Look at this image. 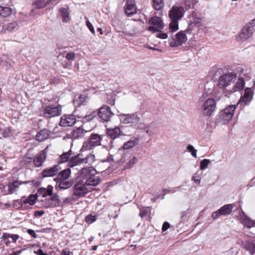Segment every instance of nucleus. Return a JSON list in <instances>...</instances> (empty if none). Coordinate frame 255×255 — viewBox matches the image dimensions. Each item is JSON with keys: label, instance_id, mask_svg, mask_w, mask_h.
I'll list each match as a JSON object with an SVG mask.
<instances>
[{"label": "nucleus", "instance_id": "1", "mask_svg": "<svg viewBox=\"0 0 255 255\" xmlns=\"http://www.w3.org/2000/svg\"><path fill=\"white\" fill-rule=\"evenodd\" d=\"M96 172L92 166L83 168L79 172L78 180L83 181L87 185L95 186L101 182L100 178L95 176Z\"/></svg>", "mask_w": 255, "mask_h": 255}, {"label": "nucleus", "instance_id": "2", "mask_svg": "<svg viewBox=\"0 0 255 255\" xmlns=\"http://www.w3.org/2000/svg\"><path fill=\"white\" fill-rule=\"evenodd\" d=\"M95 161V155L94 153H91L85 157H83L81 153H79L71 157L68 162V166L73 167L77 165L86 164L92 165Z\"/></svg>", "mask_w": 255, "mask_h": 255}, {"label": "nucleus", "instance_id": "3", "mask_svg": "<svg viewBox=\"0 0 255 255\" xmlns=\"http://www.w3.org/2000/svg\"><path fill=\"white\" fill-rule=\"evenodd\" d=\"M199 104L201 106V111L203 115L207 117L211 116L216 108V103L212 98H208L202 101L199 100Z\"/></svg>", "mask_w": 255, "mask_h": 255}, {"label": "nucleus", "instance_id": "4", "mask_svg": "<svg viewBox=\"0 0 255 255\" xmlns=\"http://www.w3.org/2000/svg\"><path fill=\"white\" fill-rule=\"evenodd\" d=\"M255 31V24L253 21L247 23L236 35V39L240 42H243L250 38Z\"/></svg>", "mask_w": 255, "mask_h": 255}, {"label": "nucleus", "instance_id": "5", "mask_svg": "<svg viewBox=\"0 0 255 255\" xmlns=\"http://www.w3.org/2000/svg\"><path fill=\"white\" fill-rule=\"evenodd\" d=\"M119 118L121 123L129 126H136L140 121V114L134 113L132 114H120Z\"/></svg>", "mask_w": 255, "mask_h": 255}, {"label": "nucleus", "instance_id": "6", "mask_svg": "<svg viewBox=\"0 0 255 255\" xmlns=\"http://www.w3.org/2000/svg\"><path fill=\"white\" fill-rule=\"evenodd\" d=\"M95 190L90 185H87L83 181H80L78 180L76 183L73 187V194L74 195L78 197H82L92 190Z\"/></svg>", "mask_w": 255, "mask_h": 255}, {"label": "nucleus", "instance_id": "7", "mask_svg": "<svg viewBox=\"0 0 255 255\" xmlns=\"http://www.w3.org/2000/svg\"><path fill=\"white\" fill-rule=\"evenodd\" d=\"M102 136L97 133H92L88 140L84 142L81 148V151L91 150L95 146L100 145L102 140Z\"/></svg>", "mask_w": 255, "mask_h": 255}, {"label": "nucleus", "instance_id": "8", "mask_svg": "<svg viewBox=\"0 0 255 255\" xmlns=\"http://www.w3.org/2000/svg\"><path fill=\"white\" fill-rule=\"evenodd\" d=\"M237 108V105H229L222 111L219 115L220 120L223 124H226L230 121L234 116V112Z\"/></svg>", "mask_w": 255, "mask_h": 255}, {"label": "nucleus", "instance_id": "9", "mask_svg": "<svg viewBox=\"0 0 255 255\" xmlns=\"http://www.w3.org/2000/svg\"><path fill=\"white\" fill-rule=\"evenodd\" d=\"M221 93L222 90L217 85L215 86L213 83H207L205 86L202 95L200 97V101H202L205 99L210 98V96L217 97Z\"/></svg>", "mask_w": 255, "mask_h": 255}, {"label": "nucleus", "instance_id": "10", "mask_svg": "<svg viewBox=\"0 0 255 255\" xmlns=\"http://www.w3.org/2000/svg\"><path fill=\"white\" fill-rule=\"evenodd\" d=\"M237 74L234 73H229L221 76L219 79L217 86L223 92L224 89L230 85L236 79Z\"/></svg>", "mask_w": 255, "mask_h": 255}, {"label": "nucleus", "instance_id": "11", "mask_svg": "<svg viewBox=\"0 0 255 255\" xmlns=\"http://www.w3.org/2000/svg\"><path fill=\"white\" fill-rule=\"evenodd\" d=\"M62 108L60 105L46 106L43 109V116L45 118H51L60 116L61 114Z\"/></svg>", "mask_w": 255, "mask_h": 255}, {"label": "nucleus", "instance_id": "12", "mask_svg": "<svg viewBox=\"0 0 255 255\" xmlns=\"http://www.w3.org/2000/svg\"><path fill=\"white\" fill-rule=\"evenodd\" d=\"M149 24L150 25L148 27V30L152 32L160 31L164 27V23L162 19L157 16L151 17L149 20Z\"/></svg>", "mask_w": 255, "mask_h": 255}, {"label": "nucleus", "instance_id": "13", "mask_svg": "<svg viewBox=\"0 0 255 255\" xmlns=\"http://www.w3.org/2000/svg\"><path fill=\"white\" fill-rule=\"evenodd\" d=\"M254 92L251 88H247L245 90L243 96H242L239 101L236 105L249 106L253 99Z\"/></svg>", "mask_w": 255, "mask_h": 255}, {"label": "nucleus", "instance_id": "14", "mask_svg": "<svg viewBox=\"0 0 255 255\" xmlns=\"http://www.w3.org/2000/svg\"><path fill=\"white\" fill-rule=\"evenodd\" d=\"M98 115L102 120L108 122L110 121L113 114L109 107L104 106L99 109Z\"/></svg>", "mask_w": 255, "mask_h": 255}, {"label": "nucleus", "instance_id": "15", "mask_svg": "<svg viewBox=\"0 0 255 255\" xmlns=\"http://www.w3.org/2000/svg\"><path fill=\"white\" fill-rule=\"evenodd\" d=\"M61 168L59 165H55L52 167L44 169L41 172V175L43 178L53 177L57 175L58 173L60 170Z\"/></svg>", "mask_w": 255, "mask_h": 255}, {"label": "nucleus", "instance_id": "16", "mask_svg": "<svg viewBox=\"0 0 255 255\" xmlns=\"http://www.w3.org/2000/svg\"><path fill=\"white\" fill-rule=\"evenodd\" d=\"M75 122L76 119L73 115H64L61 118L59 125L61 127L72 126Z\"/></svg>", "mask_w": 255, "mask_h": 255}, {"label": "nucleus", "instance_id": "17", "mask_svg": "<svg viewBox=\"0 0 255 255\" xmlns=\"http://www.w3.org/2000/svg\"><path fill=\"white\" fill-rule=\"evenodd\" d=\"M125 11L127 15L131 16L136 12V7L134 0H127L125 6Z\"/></svg>", "mask_w": 255, "mask_h": 255}, {"label": "nucleus", "instance_id": "18", "mask_svg": "<svg viewBox=\"0 0 255 255\" xmlns=\"http://www.w3.org/2000/svg\"><path fill=\"white\" fill-rule=\"evenodd\" d=\"M138 143V139L135 137H131L129 140L126 142L121 148L119 149L116 156H117L119 155H122L123 151H124V149H129L133 147H134L135 145H136Z\"/></svg>", "mask_w": 255, "mask_h": 255}, {"label": "nucleus", "instance_id": "19", "mask_svg": "<svg viewBox=\"0 0 255 255\" xmlns=\"http://www.w3.org/2000/svg\"><path fill=\"white\" fill-rule=\"evenodd\" d=\"M46 151L45 150H42L36 155L33 160V162L36 167H41L42 166L46 158Z\"/></svg>", "mask_w": 255, "mask_h": 255}, {"label": "nucleus", "instance_id": "20", "mask_svg": "<svg viewBox=\"0 0 255 255\" xmlns=\"http://www.w3.org/2000/svg\"><path fill=\"white\" fill-rule=\"evenodd\" d=\"M240 216L242 223L246 226L247 228L250 229L255 227V221L251 220L244 212H242Z\"/></svg>", "mask_w": 255, "mask_h": 255}, {"label": "nucleus", "instance_id": "21", "mask_svg": "<svg viewBox=\"0 0 255 255\" xmlns=\"http://www.w3.org/2000/svg\"><path fill=\"white\" fill-rule=\"evenodd\" d=\"M169 16L171 21L169 25V29L171 32H173L175 31V5H173L170 10Z\"/></svg>", "mask_w": 255, "mask_h": 255}, {"label": "nucleus", "instance_id": "22", "mask_svg": "<svg viewBox=\"0 0 255 255\" xmlns=\"http://www.w3.org/2000/svg\"><path fill=\"white\" fill-rule=\"evenodd\" d=\"M71 174V170L70 169H66L61 172L58 173L54 181L62 180L68 179Z\"/></svg>", "mask_w": 255, "mask_h": 255}, {"label": "nucleus", "instance_id": "23", "mask_svg": "<svg viewBox=\"0 0 255 255\" xmlns=\"http://www.w3.org/2000/svg\"><path fill=\"white\" fill-rule=\"evenodd\" d=\"M245 85V82L243 78H238L237 81L235 83V85L233 86L231 92L234 93L238 91H241L244 88Z\"/></svg>", "mask_w": 255, "mask_h": 255}, {"label": "nucleus", "instance_id": "24", "mask_svg": "<svg viewBox=\"0 0 255 255\" xmlns=\"http://www.w3.org/2000/svg\"><path fill=\"white\" fill-rule=\"evenodd\" d=\"M47 202L48 203L45 205L46 208L58 206L60 203L59 197L57 194H54Z\"/></svg>", "mask_w": 255, "mask_h": 255}, {"label": "nucleus", "instance_id": "25", "mask_svg": "<svg viewBox=\"0 0 255 255\" xmlns=\"http://www.w3.org/2000/svg\"><path fill=\"white\" fill-rule=\"evenodd\" d=\"M50 135V131L47 129H43L39 131L36 136V139L39 141H43L47 139Z\"/></svg>", "mask_w": 255, "mask_h": 255}, {"label": "nucleus", "instance_id": "26", "mask_svg": "<svg viewBox=\"0 0 255 255\" xmlns=\"http://www.w3.org/2000/svg\"><path fill=\"white\" fill-rule=\"evenodd\" d=\"M56 182L57 185L56 186V187H59L61 189H66L69 188L73 184V182L68 179L67 180H58L55 181Z\"/></svg>", "mask_w": 255, "mask_h": 255}, {"label": "nucleus", "instance_id": "27", "mask_svg": "<svg viewBox=\"0 0 255 255\" xmlns=\"http://www.w3.org/2000/svg\"><path fill=\"white\" fill-rule=\"evenodd\" d=\"M107 133L111 138L115 139L120 135L121 129L119 127H116L113 128H107Z\"/></svg>", "mask_w": 255, "mask_h": 255}, {"label": "nucleus", "instance_id": "28", "mask_svg": "<svg viewBox=\"0 0 255 255\" xmlns=\"http://www.w3.org/2000/svg\"><path fill=\"white\" fill-rule=\"evenodd\" d=\"M18 29V25L16 22H12L7 24H5L2 27V30L5 32H12L17 30Z\"/></svg>", "mask_w": 255, "mask_h": 255}, {"label": "nucleus", "instance_id": "29", "mask_svg": "<svg viewBox=\"0 0 255 255\" xmlns=\"http://www.w3.org/2000/svg\"><path fill=\"white\" fill-rule=\"evenodd\" d=\"M243 246L251 255L255 253V244L253 242L247 241L243 244Z\"/></svg>", "mask_w": 255, "mask_h": 255}, {"label": "nucleus", "instance_id": "30", "mask_svg": "<svg viewBox=\"0 0 255 255\" xmlns=\"http://www.w3.org/2000/svg\"><path fill=\"white\" fill-rule=\"evenodd\" d=\"M187 40L186 34L183 32H179L176 34V46L182 45Z\"/></svg>", "mask_w": 255, "mask_h": 255}, {"label": "nucleus", "instance_id": "31", "mask_svg": "<svg viewBox=\"0 0 255 255\" xmlns=\"http://www.w3.org/2000/svg\"><path fill=\"white\" fill-rule=\"evenodd\" d=\"M233 208V206L231 204H227L222 207L219 210L222 216H227L232 212Z\"/></svg>", "mask_w": 255, "mask_h": 255}, {"label": "nucleus", "instance_id": "32", "mask_svg": "<svg viewBox=\"0 0 255 255\" xmlns=\"http://www.w3.org/2000/svg\"><path fill=\"white\" fill-rule=\"evenodd\" d=\"M21 184L18 181H14L12 183H9L8 184V191L9 194H12L15 192L17 189L19 187V185Z\"/></svg>", "mask_w": 255, "mask_h": 255}, {"label": "nucleus", "instance_id": "33", "mask_svg": "<svg viewBox=\"0 0 255 255\" xmlns=\"http://www.w3.org/2000/svg\"><path fill=\"white\" fill-rule=\"evenodd\" d=\"M60 12L63 18V21L64 22H68L70 20L69 10L68 9V8H61L60 9Z\"/></svg>", "mask_w": 255, "mask_h": 255}, {"label": "nucleus", "instance_id": "34", "mask_svg": "<svg viewBox=\"0 0 255 255\" xmlns=\"http://www.w3.org/2000/svg\"><path fill=\"white\" fill-rule=\"evenodd\" d=\"M12 9L7 6L0 5V15L3 17H7L11 14Z\"/></svg>", "mask_w": 255, "mask_h": 255}, {"label": "nucleus", "instance_id": "35", "mask_svg": "<svg viewBox=\"0 0 255 255\" xmlns=\"http://www.w3.org/2000/svg\"><path fill=\"white\" fill-rule=\"evenodd\" d=\"M72 152L71 150H69L68 152H64L59 157L58 161L59 163H64L67 162L70 158V157L72 155Z\"/></svg>", "mask_w": 255, "mask_h": 255}, {"label": "nucleus", "instance_id": "36", "mask_svg": "<svg viewBox=\"0 0 255 255\" xmlns=\"http://www.w3.org/2000/svg\"><path fill=\"white\" fill-rule=\"evenodd\" d=\"M87 131L83 129L82 127L75 129L73 132V136L74 138H79L83 136L84 133H86Z\"/></svg>", "mask_w": 255, "mask_h": 255}, {"label": "nucleus", "instance_id": "37", "mask_svg": "<svg viewBox=\"0 0 255 255\" xmlns=\"http://www.w3.org/2000/svg\"><path fill=\"white\" fill-rule=\"evenodd\" d=\"M153 5L156 10L162 9L164 6V0H152Z\"/></svg>", "mask_w": 255, "mask_h": 255}, {"label": "nucleus", "instance_id": "38", "mask_svg": "<svg viewBox=\"0 0 255 255\" xmlns=\"http://www.w3.org/2000/svg\"><path fill=\"white\" fill-rule=\"evenodd\" d=\"M86 100V96L84 95H80L78 98H75L73 103L76 106H80Z\"/></svg>", "mask_w": 255, "mask_h": 255}, {"label": "nucleus", "instance_id": "39", "mask_svg": "<svg viewBox=\"0 0 255 255\" xmlns=\"http://www.w3.org/2000/svg\"><path fill=\"white\" fill-rule=\"evenodd\" d=\"M50 3V2L49 0H37L35 4L37 8H41L46 6Z\"/></svg>", "mask_w": 255, "mask_h": 255}, {"label": "nucleus", "instance_id": "40", "mask_svg": "<svg viewBox=\"0 0 255 255\" xmlns=\"http://www.w3.org/2000/svg\"><path fill=\"white\" fill-rule=\"evenodd\" d=\"M185 10L182 7H176V22L184 15Z\"/></svg>", "mask_w": 255, "mask_h": 255}, {"label": "nucleus", "instance_id": "41", "mask_svg": "<svg viewBox=\"0 0 255 255\" xmlns=\"http://www.w3.org/2000/svg\"><path fill=\"white\" fill-rule=\"evenodd\" d=\"M210 162V160L208 159H204L201 160L200 162V169L203 170L206 169Z\"/></svg>", "mask_w": 255, "mask_h": 255}, {"label": "nucleus", "instance_id": "42", "mask_svg": "<svg viewBox=\"0 0 255 255\" xmlns=\"http://www.w3.org/2000/svg\"><path fill=\"white\" fill-rule=\"evenodd\" d=\"M202 175V172H200V173H199L198 172H197L193 175V176L192 177V180L196 183L199 184L200 183Z\"/></svg>", "mask_w": 255, "mask_h": 255}, {"label": "nucleus", "instance_id": "43", "mask_svg": "<svg viewBox=\"0 0 255 255\" xmlns=\"http://www.w3.org/2000/svg\"><path fill=\"white\" fill-rule=\"evenodd\" d=\"M46 191L47 195L51 196L52 195L53 187L51 185H49L47 188H41L39 189V192Z\"/></svg>", "mask_w": 255, "mask_h": 255}, {"label": "nucleus", "instance_id": "44", "mask_svg": "<svg viewBox=\"0 0 255 255\" xmlns=\"http://www.w3.org/2000/svg\"><path fill=\"white\" fill-rule=\"evenodd\" d=\"M187 149L193 157L197 158V150L194 148L193 145H189L187 147Z\"/></svg>", "mask_w": 255, "mask_h": 255}, {"label": "nucleus", "instance_id": "45", "mask_svg": "<svg viewBox=\"0 0 255 255\" xmlns=\"http://www.w3.org/2000/svg\"><path fill=\"white\" fill-rule=\"evenodd\" d=\"M201 25L202 23L201 22V20L199 18H197V19L194 20L192 22H191V23L189 24V26L191 27H193L194 26L199 27L201 26Z\"/></svg>", "mask_w": 255, "mask_h": 255}, {"label": "nucleus", "instance_id": "46", "mask_svg": "<svg viewBox=\"0 0 255 255\" xmlns=\"http://www.w3.org/2000/svg\"><path fill=\"white\" fill-rule=\"evenodd\" d=\"M37 199V197L34 195H31L29 197L28 199L26 201H25V203H28L30 205H33Z\"/></svg>", "mask_w": 255, "mask_h": 255}, {"label": "nucleus", "instance_id": "47", "mask_svg": "<svg viewBox=\"0 0 255 255\" xmlns=\"http://www.w3.org/2000/svg\"><path fill=\"white\" fill-rule=\"evenodd\" d=\"M11 135V129L9 128H4L2 131V136L4 138L10 136Z\"/></svg>", "mask_w": 255, "mask_h": 255}, {"label": "nucleus", "instance_id": "48", "mask_svg": "<svg viewBox=\"0 0 255 255\" xmlns=\"http://www.w3.org/2000/svg\"><path fill=\"white\" fill-rule=\"evenodd\" d=\"M136 157L135 156L132 157L128 162V167L131 168L136 162Z\"/></svg>", "mask_w": 255, "mask_h": 255}, {"label": "nucleus", "instance_id": "49", "mask_svg": "<svg viewBox=\"0 0 255 255\" xmlns=\"http://www.w3.org/2000/svg\"><path fill=\"white\" fill-rule=\"evenodd\" d=\"M85 219L87 223L91 224L96 220V217L92 215H88Z\"/></svg>", "mask_w": 255, "mask_h": 255}, {"label": "nucleus", "instance_id": "50", "mask_svg": "<svg viewBox=\"0 0 255 255\" xmlns=\"http://www.w3.org/2000/svg\"><path fill=\"white\" fill-rule=\"evenodd\" d=\"M221 216H222L221 212H220V210L218 209L216 211L212 213V217L213 219L216 220L219 218Z\"/></svg>", "mask_w": 255, "mask_h": 255}, {"label": "nucleus", "instance_id": "51", "mask_svg": "<svg viewBox=\"0 0 255 255\" xmlns=\"http://www.w3.org/2000/svg\"><path fill=\"white\" fill-rule=\"evenodd\" d=\"M75 57V53L73 52L68 53L66 55V58L68 60H73L74 59Z\"/></svg>", "mask_w": 255, "mask_h": 255}, {"label": "nucleus", "instance_id": "52", "mask_svg": "<svg viewBox=\"0 0 255 255\" xmlns=\"http://www.w3.org/2000/svg\"><path fill=\"white\" fill-rule=\"evenodd\" d=\"M122 154H123L122 157L120 159H117L116 162H121L122 163L124 162L126 160V157L127 156V154L126 153H124V152Z\"/></svg>", "mask_w": 255, "mask_h": 255}, {"label": "nucleus", "instance_id": "53", "mask_svg": "<svg viewBox=\"0 0 255 255\" xmlns=\"http://www.w3.org/2000/svg\"><path fill=\"white\" fill-rule=\"evenodd\" d=\"M148 212L147 209H142L139 213V216L141 217H145L148 215Z\"/></svg>", "mask_w": 255, "mask_h": 255}, {"label": "nucleus", "instance_id": "54", "mask_svg": "<svg viewBox=\"0 0 255 255\" xmlns=\"http://www.w3.org/2000/svg\"><path fill=\"white\" fill-rule=\"evenodd\" d=\"M61 255H73V253L68 249H65L62 251Z\"/></svg>", "mask_w": 255, "mask_h": 255}, {"label": "nucleus", "instance_id": "55", "mask_svg": "<svg viewBox=\"0 0 255 255\" xmlns=\"http://www.w3.org/2000/svg\"><path fill=\"white\" fill-rule=\"evenodd\" d=\"M170 227V224L169 223L165 222L163 223L162 227V230L163 232L166 231L168 229H169Z\"/></svg>", "mask_w": 255, "mask_h": 255}, {"label": "nucleus", "instance_id": "56", "mask_svg": "<svg viewBox=\"0 0 255 255\" xmlns=\"http://www.w3.org/2000/svg\"><path fill=\"white\" fill-rule=\"evenodd\" d=\"M86 25L87 27L89 28V30L93 33H95V30L94 28V27L93 26L92 24L89 21H86Z\"/></svg>", "mask_w": 255, "mask_h": 255}, {"label": "nucleus", "instance_id": "57", "mask_svg": "<svg viewBox=\"0 0 255 255\" xmlns=\"http://www.w3.org/2000/svg\"><path fill=\"white\" fill-rule=\"evenodd\" d=\"M27 233L34 238H37V235L34 230L32 229H28L27 230Z\"/></svg>", "mask_w": 255, "mask_h": 255}, {"label": "nucleus", "instance_id": "58", "mask_svg": "<svg viewBox=\"0 0 255 255\" xmlns=\"http://www.w3.org/2000/svg\"><path fill=\"white\" fill-rule=\"evenodd\" d=\"M9 238H11L12 239L13 242H16V241L19 239V237L17 235L13 234L10 235Z\"/></svg>", "mask_w": 255, "mask_h": 255}, {"label": "nucleus", "instance_id": "59", "mask_svg": "<svg viewBox=\"0 0 255 255\" xmlns=\"http://www.w3.org/2000/svg\"><path fill=\"white\" fill-rule=\"evenodd\" d=\"M156 37H159L161 39H165L167 37V35L166 33H158L156 35Z\"/></svg>", "mask_w": 255, "mask_h": 255}, {"label": "nucleus", "instance_id": "60", "mask_svg": "<svg viewBox=\"0 0 255 255\" xmlns=\"http://www.w3.org/2000/svg\"><path fill=\"white\" fill-rule=\"evenodd\" d=\"M44 213V212L43 211H36L34 212V216H42Z\"/></svg>", "mask_w": 255, "mask_h": 255}, {"label": "nucleus", "instance_id": "61", "mask_svg": "<svg viewBox=\"0 0 255 255\" xmlns=\"http://www.w3.org/2000/svg\"><path fill=\"white\" fill-rule=\"evenodd\" d=\"M34 253L38 255H44L45 254L41 249H39L37 251H35Z\"/></svg>", "mask_w": 255, "mask_h": 255}, {"label": "nucleus", "instance_id": "62", "mask_svg": "<svg viewBox=\"0 0 255 255\" xmlns=\"http://www.w3.org/2000/svg\"><path fill=\"white\" fill-rule=\"evenodd\" d=\"M9 237H10V234H7V233H4V234H3V235L1 237V238L3 239V240H5L6 239L9 238Z\"/></svg>", "mask_w": 255, "mask_h": 255}, {"label": "nucleus", "instance_id": "63", "mask_svg": "<svg viewBox=\"0 0 255 255\" xmlns=\"http://www.w3.org/2000/svg\"><path fill=\"white\" fill-rule=\"evenodd\" d=\"M97 113L96 112H93L89 114L90 118L93 119L94 117H95L97 115Z\"/></svg>", "mask_w": 255, "mask_h": 255}, {"label": "nucleus", "instance_id": "64", "mask_svg": "<svg viewBox=\"0 0 255 255\" xmlns=\"http://www.w3.org/2000/svg\"><path fill=\"white\" fill-rule=\"evenodd\" d=\"M21 251L19 250L16 252H14L12 253L9 254L8 255H19L21 254Z\"/></svg>", "mask_w": 255, "mask_h": 255}]
</instances>
